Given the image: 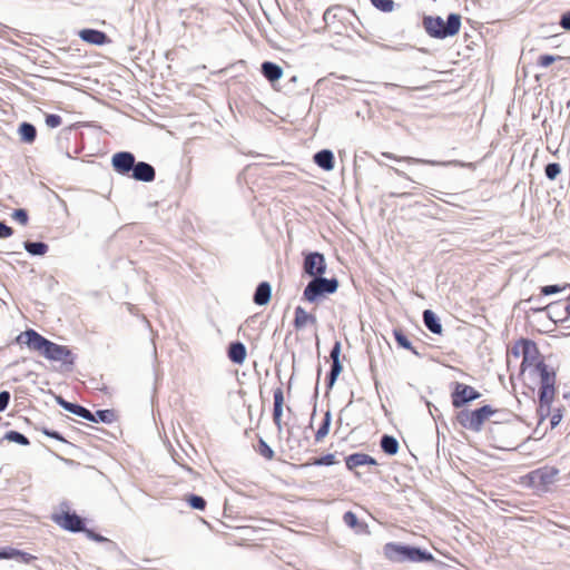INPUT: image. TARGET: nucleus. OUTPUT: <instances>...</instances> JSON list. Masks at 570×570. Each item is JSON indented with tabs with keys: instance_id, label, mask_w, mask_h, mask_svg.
Returning <instances> with one entry per match:
<instances>
[{
	"instance_id": "obj_13",
	"label": "nucleus",
	"mask_w": 570,
	"mask_h": 570,
	"mask_svg": "<svg viewBox=\"0 0 570 570\" xmlns=\"http://www.w3.org/2000/svg\"><path fill=\"white\" fill-rule=\"evenodd\" d=\"M138 181L150 183L156 177L155 168L146 161H135V166L129 175Z\"/></svg>"
},
{
	"instance_id": "obj_23",
	"label": "nucleus",
	"mask_w": 570,
	"mask_h": 570,
	"mask_svg": "<svg viewBox=\"0 0 570 570\" xmlns=\"http://www.w3.org/2000/svg\"><path fill=\"white\" fill-rule=\"evenodd\" d=\"M18 134L21 141L32 144L37 137V128L31 122L23 121L19 125Z\"/></svg>"
},
{
	"instance_id": "obj_64",
	"label": "nucleus",
	"mask_w": 570,
	"mask_h": 570,
	"mask_svg": "<svg viewBox=\"0 0 570 570\" xmlns=\"http://www.w3.org/2000/svg\"><path fill=\"white\" fill-rule=\"evenodd\" d=\"M436 164H438V163H436V161H434V160H430V161H429V165H430V166H432V165H436Z\"/></svg>"
},
{
	"instance_id": "obj_59",
	"label": "nucleus",
	"mask_w": 570,
	"mask_h": 570,
	"mask_svg": "<svg viewBox=\"0 0 570 570\" xmlns=\"http://www.w3.org/2000/svg\"><path fill=\"white\" fill-rule=\"evenodd\" d=\"M428 23H429V20H428V14L423 13L422 14V27L423 29L428 32Z\"/></svg>"
},
{
	"instance_id": "obj_32",
	"label": "nucleus",
	"mask_w": 570,
	"mask_h": 570,
	"mask_svg": "<svg viewBox=\"0 0 570 570\" xmlns=\"http://www.w3.org/2000/svg\"><path fill=\"white\" fill-rule=\"evenodd\" d=\"M562 59H563V57H561V56L544 53V55L539 56V58L537 60V65L541 68H548L553 62H556L558 60H562Z\"/></svg>"
},
{
	"instance_id": "obj_19",
	"label": "nucleus",
	"mask_w": 570,
	"mask_h": 570,
	"mask_svg": "<svg viewBox=\"0 0 570 570\" xmlns=\"http://www.w3.org/2000/svg\"><path fill=\"white\" fill-rule=\"evenodd\" d=\"M246 347L239 342H232L227 348V356L234 364L242 365L246 360Z\"/></svg>"
},
{
	"instance_id": "obj_26",
	"label": "nucleus",
	"mask_w": 570,
	"mask_h": 570,
	"mask_svg": "<svg viewBox=\"0 0 570 570\" xmlns=\"http://www.w3.org/2000/svg\"><path fill=\"white\" fill-rule=\"evenodd\" d=\"M115 412L112 410H98L95 413L91 412V419H86L90 422H101L106 424H110L115 421Z\"/></svg>"
},
{
	"instance_id": "obj_22",
	"label": "nucleus",
	"mask_w": 570,
	"mask_h": 570,
	"mask_svg": "<svg viewBox=\"0 0 570 570\" xmlns=\"http://www.w3.org/2000/svg\"><path fill=\"white\" fill-rule=\"evenodd\" d=\"M316 317L307 313L302 306L295 308L294 326L296 330L304 328L307 323L316 324Z\"/></svg>"
},
{
	"instance_id": "obj_25",
	"label": "nucleus",
	"mask_w": 570,
	"mask_h": 570,
	"mask_svg": "<svg viewBox=\"0 0 570 570\" xmlns=\"http://www.w3.org/2000/svg\"><path fill=\"white\" fill-rule=\"evenodd\" d=\"M23 248L31 256H43L48 252L49 246L43 242L26 240L23 243Z\"/></svg>"
},
{
	"instance_id": "obj_56",
	"label": "nucleus",
	"mask_w": 570,
	"mask_h": 570,
	"mask_svg": "<svg viewBox=\"0 0 570 570\" xmlns=\"http://www.w3.org/2000/svg\"><path fill=\"white\" fill-rule=\"evenodd\" d=\"M337 377H338V375H336V374H334L332 372L327 373V375H326V386H327L328 390H331L334 386Z\"/></svg>"
},
{
	"instance_id": "obj_45",
	"label": "nucleus",
	"mask_w": 570,
	"mask_h": 570,
	"mask_svg": "<svg viewBox=\"0 0 570 570\" xmlns=\"http://www.w3.org/2000/svg\"><path fill=\"white\" fill-rule=\"evenodd\" d=\"M559 26L566 31H570V10L564 11L560 16Z\"/></svg>"
},
{
	"instance_id": "obj_52",
	"label": "nucleus",
	"mask_w": 570,
	"mask_h": 570,
	"mask_svg": "<svg viewBox=\"0 0 570 570\" xmlns=\"http://www.w3.org/2000/svg\"><path fill=\"white\" fill-rule=\"evenodd\" d=\"M42 433L51 439H56L58 441H61V442H66V440L63 439V436L58 432V431H55V430H49V429H43Z\"/></svg>"
},
{
	"instance_id": "obj_60",
	"label": "nucleus",
	"mask_w": 570,
	"mask_h": 570,
	"mask_svg": "<svg viewBox=\"0 0 570 570\" xmlns=\"http://www.w3.org/2000/svg\"><path fill=\"white\" fill-rule=\"evenodd\" d=\"M428 318H429V315H428V309H424L422 312V321L424 323V325L428 327Z\"/></svg>"
},
{
	"instance_id": "obj_50",
	"label": "nucleus",
	"mask_w": 570,
	"mask_h": 570,
	"mask_svg": "<svg viewBox=\"0 0 570 570\" xmlns=\"http://www.w3.org/2000/svg\"><path fill=\"white\" fill-rule=\"evenodd\" d=\"M341 351H342L341 342L336 341L330 352L331 360L332 361L340 360Z\"/></svg>"
},
{
	"instance_id": "obj_61",
	"label": "nucleus",
	"mask_w": 570,
	"mask_h": 570,
	"mask_svg": "<svg viewBox=\"0 0 570 570\" xmlns=\"http://www.w3.org/2000/svg\"><path fill=\"white\" fill-rule=\"evenodd\" d=\"M429 559H430V563H434V564H439L440 563L438 560L434 559L432 553H430Z\"/></svg>"
},
{
	"instance_id": "obj_9",
	"label": "nucleus",
	"mask_w": 570,
	"mask_h": 570,
	"mask_svg": "<svg viewBox=\"0 0 570 570\" xmlns=\"http://www.w3.org/2000/svg\"><path fill=\"white\" fill-rule=\"evenodd\" d=\"M481 397V393L473 386L461 382L452 383L451 403L454 409H463L470 402Z\"/></svg>"
},
{
	"instance_id": "obj_51",
	"label": "nucleus",
	"mask_w": 570,
	"mask_h": 570,
	"mask_svg": "<svg viewBox=\"0 0 570 570\" xmlns=\"http://www.w3.org/2000/svg\"><path fill=\"white\" fill-rule=\"evenodd\" d=\"M33 559H35V557H33L32 554L27 553V552H23V551H20V550H18V554H17V557L14 558V560L20 561V562H23V563H29V562H31Z\"/></svg>"
},
{
	"instance_id": "obj_38",
	"label": "nucleus",
	"mask_w": 570,
	"mask_h": 570,
	"mask_svg": "<svg viewBox=\"0 0 570 570\" xmlns=\"http://www.w3.org/2000/svg\"><path fill=\"white\" fill-rule=\"evenodd\" d=\"M562 407H557V409H553L551 410V414H550V428L551 429H554L559 425V423L561 422L562 417H563V413H562Z\"/></svg>"
},
{
	"instance_id": "obj_10",
	"label": "nucleus",
	"mask_w": 570,
	"mask_h": 570,
	"mask_svg": "<svg viewBox=\"0 0 570 570\" xmlns=\"http://www.w3.org/2000/svg\"><path fill=\"white\" fill-rule=\"evenodd\" d=\"M303 255V271L306 275L313 278L325 274L327 265L324 254L320 252H307Z\"/></svg>"
},
{
	"instance_id": "obj_39",
	"label": "nucleus",
	"mask_w": 570,
	"mask_h": 570,
	"mask_svg": "<svg viewBox=\"0 0 570 570\" xmlns=\"http://www.w3.org/2000/svg\"><path fill=\"white\" fill-rule=\"evenodd\" d=\"M11 217L21 225H27L29 220L28 212L23 208L14 209Z\"/></svg>"
},
{
	"instance_id": "obj_14",
	"label": "nucleus",
	"mask_w": 570,
	"mask_h": 570,
	"mask_svg": "<svg viewBox=\"0 0 570 570\" xmlns=\"http://www.w3.org/2000/svg\"><path fill=\"white\" fill-rule=\"evenodd\" d=\"M78 36L82 41L95 46H102L110 41L104 31L91 28L80 30Z\"/></svg>"
},
{
	"instance_id": "obj_57",
	"label": "nucleus",
	"mask_w": 570,
	"mask_h": 570,
	"mask_svg": "<svg viewBox=\"0 0 570 570\" xmlns=\"http://www.w3.org/2000/svg\"><path fill=\"white\" fill-rule=\"evenodd\" d=\"M439 76H441V72L435 71V70H434V71H430V85H431L432 82H439V81H441V80L439 79Z\"/></svg>"
},
{
	"instance_id": "obj_24",
	"label": "nucleus",
	"mask_w": 570,
	"mask_h": 570,
	"mask_svg": "<svg viewBox=\"0 0 570 570\" xmlns=\"http://www.w3.org/2000/svg\"><path fill=\"white\" fill-rule=\"evenodd\" d=\"M380 445L382 451L387 455H395L399 452V441L389 434H384L381 438Z\"/></svg>"
},
{
	"instance_id": "obj_6",
	"label": "nucleus",
	"mask_w": 570,
	"mask_h": 570,
	"mask_svg": "<svg viewBox=\"0 0 570 570\" xmlns=\"http://www.w3.org/2000/svg\"><path fill=\"white\" fill-rule=\"evenodd\" d=\"M461 28V16L459 13H450L446 20L442 17L430 16V37L436 39H445L459 33Z\"/></svg>"
},
{
	"instance_id": "obj_5",
	"label": "nucleus",
	"mask_w": 570,
	"mask_h": 570,
	"mask_svg": "<svg viewBox=\"0 0 570 570\" xmlns=\"http://www.w3.org/2000/svg\"><path fill=\"white\" fill-rule=\"evenodd\" d=\"M523 351L521 371L524 372L531 368V372L539 376V385L542 384V372L539 370V365H544L549 372L557 374L556 370L549 366L543 358H540V351L535 342L529 338H522Z\"/></svg>"
},
{
	"instance_id": "obj_41",
	"label": "nucleus",
	"mask_w": 570,
	"mask_h": 570,
	"mask_svg": "<svg viewBox=\"0 0 570 570\" xmlns=\"http://www.w3.org/2000/svg\"><path fill=\"white\" fill-rule=\"evenodd\" d=\"M18 554V549L11 547L0 548V560H14Z\"/></svg>"
},
{
	"instance_id": "obj_29",
	"label": "nucleus",
	"mask_w": 570,
	"mask_h": 570,
	"mask_svg": "<svg viewBox=\"0 0 570 570\" xmlns=\"http://www.w3.org/2000/svg\"><path fill=\"white\" fill-rule=\"evenodd\" d=\"M186 501L191 509L203 511L206 508V500L198 494H188Z\"/></svg>"
},
{
	"instance_id": "obj_21",
	"label": "nucleus",
	"mask_w": 570,
	"mask_h": 570,
	"mask_svg": "<svg viewBox=\"0 0 570 570\" xmlns=\"http://www.w3.org/2000/svg\"><path fill=\"white\" fill-rule=\"evenodd\" d=\"M263 76L271 82H274L282 78L283 69L275 62L264 61L261 66Z\"/></svg>"
},
{
	"instance_id": "obj_36",
	"label": "nucleus",
	"mask_w": 570,
	"mask_h": 570,
	"mask_svg": "<svg viewBox=\"0 0 570 570\" xmlns=\"http://www.w3.org/2000/svg\"><path fill=\"white\" fill-rule=\"evenodd\" d=\"M569 285L566 284L563 286L561 285H558V284H553V285H544L540 288V293L541 295L543 296H549V295H553V294H558V293H561L563 289H566Z\"/></svg>"
},
{
	"instance_id": "obj_17",
	"label": "nucleus",
	"mask_w": 570,
	"mask_h": 570,
	"mask_svg": "<svg viewBox=\"0 0 570 570\" xmlns=\"http://www.w3.org/2000/svg\"><path fill=\"white\" fill-rule=\"evenodd\" d=\"M272 297V285L268 282H261L254 292L253 302L258 306H265Z\"/></svg>"
},
{
	"instance_id": "obj_49",
	"label": "nucleus",
	"mask_w": 570,
	"mask_h": 570,
	"mask_svg": "<svg viewBox=\"0 0 570 570\" xmlns=\"http://www.w3.org/2000/svg\"><path fill=\"white\" fill-rule=\"evenodd\" d=\"M13 235V229L4 222L0 220V238H9Z\"/></svg>"
},
{
	"instance_id": "obj_8",
	"label": "nucleus",
	"mask_w": 570,
	"mask_h": 570,
	"mask_svg": "<svg viewBox=\"0 0 570 570\" xmlns=\"http://www.w3.org/2000/svg\"><path fill=\"white\" fill-rule=\"evenodd\" d=\"M559 472V469L546 465L529 472L524 479L530 488L546 492L556 482Z\"/></svg>"
},
{
	"instance_id": "obj_53",
	"label": "nucleus",
	"mask_w": 570,
	"mask_h": 570,
	"mask_svg": "<svg viewBox=\"0 0 570 570\" xmlns=\"http://www.w3.org/2000/svg\"><path fill=\"white\" fill-rule=\"evenodd\" d=\"M343 371V365L340 360L332 361L331 370L330 372L340 375Z\"/></svg>"
},
{
	"instance_id": "obj_11",
	"label": "nucleus",
	"mask_w": 570,
	"mask_h": 570,
	"mask_svg": "<svg viewBox=\"0 0 570 570\" xmlns=\"http://www.w3.org/2000/svg\"><path fill=\"white\" fill-rule=\"evenodd\" d=\"M135 155L130 151H118L111 157L114 170L121 176L129 177L132 167L135 166Z\"/></svg>"
},
{
	"instance_id": "obj_62",
	"label": "nucleus",
	"mask_w": 570,
	"mask_h": 570,
	"mask_svg": "<svg viewBox=\"0 0 570 570\" xmlns=\"http://www.w3.org/2000/svg\"><path fill=\"white\" fill-rule=\"evenodd\" d=\"M433 206H435V207H436L438 205H436L435 203H433V202H430V205H429L430 212L432 210V207H433Z\"/></svg>"
},
{
	"instance_id": "obj_54",
	"label": "nucleus",
	"mask_w": 570,
	"mask_h": 570,
	"mask_svg": "<svg viewBox=\"0 0 570 570\" xmlns=\"http://www.w3.org/2000/svg\"><path fill=\"white\" fill-rule=\"evenodd\" d=\"M521 351H523L522 338H520L519 341L515 342V344L511 348V353L515 357H519L520 355H522Z\"/></svg>"
},
{
	"instance_id": "obj_34",
	"label": "nucleus",
	"mask_w": 570,
	"mask_h": 570,
	"mask_svg": "<svg viewBox=\"0 0 570 570\" xmlns=\"http://www.w3.org/2000/svg\"><path fill=\"white\" fill-rule=\"evenodd\" d=\"M393 334L399 346L405 350H412L411 341L401 330H394Z\"/></svg>"
},
{
	"instance_id": "obj_48",
	"label": "nucleus",
	"mask_w": 570,
	"mask_h": 570,
	"mask_svg": "<svg viewBox=\"0 0 570 570\" xmlns=\"http://www.w3.org/2000/svg\"><path fill=\"white\" fill-rule=\"evenodd\" d=\"M82 532H85V533H86V535H87L89 539H91V540H94V541H96V542H108V541H109L107 538H105L104 535H101V534H99V533H96V532H95L94 530H91V529H87V528H86V530H83Z\"/></svg>"
},
{
	"instance_id": "obj_15",
	"label": "nucleus",
	"mask_w": 570,
	"mask_h": 570,
	"mask_svg": "<svg viewBox=\"0 0 570 570\" xmlns=\"http://www.w3.org/2000/svg\"><path fill=\"white\" fill-rule=\"evenodd\" d=\"M351 13V11L343 6H333L331 8H327L323 14V19L325 24L331 28L334 27L336 21H342L344 19H347V16Z\"/></svg>"
},
{
	"instance_id": "obj_4",
	"label": "nucleus",
	"mask_w": 570,
	"mask_h": 570,
	"mask_svg": "<svg viewBox=\"0 0 570 570\" xmlns=\"http://www.w3.org/2000/svg\"><path fill=\"white\" fill-rule=\"evenodd\" d=\"M498 411L485 404L474 410L462 409L456 413V422L472 432H480L484 422Z\"/></svg>"
},
{
	"instance_id": "obj_30",
	"label": "nucleus",
	"mask_w": 570,
	"mask_h": 570,
	"mask_svg": "<svg viewBox=\"0 0 570 570\" xmlns=\"http://www.w3.org/2000/svg\"><path fill=\"white\" fill-rule=\"evenodd\" d=\"M561 174V166L559 163H548L544 166V175L549 180H556Z\"/></svg>"
},
{
	"instance_id": "obj_20",
	"label": "nucleus",
	"mask_w": 570,
	"mask_h": 570,
	"mask_svg": "<svg viewBox=\"0 0 570 570\" xmlns=\"http://www.w3.org/2000/svg\"><path fill=\"white\" fill-rule=\"evenodd\" d=\"M313 160L320 168L326 171L332 170L335 165L334 154L330 149H322L315 153Z\"/></svg>"
},
{
	"instance_id": "obj_1",
	"label": "nucleus",
	"mask_w": 570,
	"mask_h": 570,
	"mask_svg": "<svg viewBox=\"0 0 570 570\" xmlns=\"http://www.w3.org/2000/svg\"><path fill=\"white\" fill-rule=\"evenodd\" d=\"M16 341L19 344H26L30 350L38 351L49 361L62 362L67 365L75 364L76 356L68 346L59 345L46 338L33 328L20 333Z\"/></svg>"
},
{
	"instance_id": "obj_44",
	"label": "nucleus",
	"mask_w": 570,
	"mask_h": 570,
	"mask_svg": "<svg viewBox=\"0 0 570 570\" xmlns=\"http://www.w3.org/2000/svg\"><path fill=\"white\" fill-rule=\"evenodd\" d=\"M282 415H283V407L274 406L273 409V421L275 425L277 426L278 431H282Z\"/></svg>"
},
{
	"instance_id": "obj_42",
	"label": "nucleus",
	"mask_w": 570,
	"mask_h": 570,
	"mask_svg": "<svg viewBox=\"0 0 570 570\" xmlns=\"http://www.w3.org/2000/svg\"><path fill=\"white\" fill-rule=\"evenodd\" d=\"M45 122H46L47 127H49V128H57L61 125L62 119L59 115L48 114V115H46Z\"/></svg>"
},
{
	"instance_id": "obj_47",
	"label": "nucleus",
	"mask_w": 570,
	"mask_h": 570,
	"mask_svg": "<svg viewBox=\"0 0 570 570\" xmlns=\"http://www.w3.org/2000/svg\"><path fill=\"white\" fill-rule=\"evenodd\" d=\"M10 392L9 391H1L0 392V412H3L7 410L9 402H10Z\"/></svg>"
},
{
	"instance_id": "obj_35",
	"label": "nucleus",
	"mask_w": 570,
	"mask_h": 570,
	"mask_svg": "<svg viewBox=\"0 0 570 570\" xmlns=\"http://www.w3.org/2000/svg\"><path fill=\"white\" fill-rule=\"evenodd\" d=\"M372 6L382 12H391L394 9L393 0H370Z\"/></svg>"
},
{
	"instance_id": "obj_28",
	"label": "nucleus",
	"mask_w": 570,
	"mask_h": 570,
	"mask_svg": "<svg viewBox=\"0 0 570 570\" xmlns=\"http://www.w3.org/2000/svg\"><path fill=\"white\" fill-rule=\"evenodd\" d=\"M4 440H7L9 442L18 443L20 445H29L30 444L29 439L24 434H22L19 431H14V430H10V431L6 432Z\"/></svg>"
},
{
	"instance_id": "obj_43",
	"label": "nucleus",
	"mask_w": 570,
	"mask_h": 570,
	"mask_svg": "<svg viewBox=\"0 0 570 570\" xmlns=\"http://www.w3.org/2000/svg\"><path fill=\"white\" fill-rule=\"evenodd\" d=\"M343 521L350 528H355L358 523L356 514L352 511H347L343 514Z\"/></svg>"
},
{
	"instance_id": "obj_12",
	"label": "nucleus",
	"mask_w": 570,
	"mask_h": 570,
	"mask_svg": "<svg viewBox=\"0 0 570 570\" xmlns=\"http://www.w3.org/2000/svg\"><path fill=\"white\" fill-rule=\"evenodd\" d=\"M53 520L61 528L73 533L82 532L86 530L85 520L76 512H63L62 514L55 515Z\"/></svg>"
},
{
	"instance_id": "obj_3",
	"label": "nucleus",
	"mask_w": 570,
	"mask_h": 570,
	"mask_svg": "<svg viewBox=\"0 0 570 570\" xmlns=\"http://www.w3.org/2000/svg\"><path fill=\"white\" fill-rule=\"evenodd\" d=\"M384 556L392 562H424L428 551L417 547L389 542L383 548Z\"/></svg>"
},
{
	"instance_id": "obj_37",
	"label": "nucleus",
	"mask_w": 570,
	"mask_h": 570,
	"mask_svg": "<svg viewBox=\"0 0 570 570\" xmlns=\"http://www.w3.org/2000/svg\"><path fill=\"white\" fill-rule=\"evenodd\" d=\"M258 452L262 456H264L267 460H272L274 458L273 449L263 439H259Z\"/></svg>"
},
{
	"instance_id": "obj_33",
	"label": "nucleus",
	"mask_w": 570,
	"mask_h": 570,
	"mask_svg": "<svg viewBox=\"0 0 570 570\" xmlns=\"http://www.w3.org/2000/svg\"><path fill=\"white\" fill-rule=\"evenodd\" d=\"M442 330L440 317L430 309V333L441 335Z\"/></svg>"
},
{
	"instance_id": "obj_7",
	"label": "nucleus",
	"mask_w": 570,
	"mask_h": 570,
	"mask_svg": "<svg viewBox=\"0 0 570 570\" xmlns=\"http://www.w3.org/2000/svg\"><path fill=\"white\" fill-rule=\"evenodd\" d=\"M338 288V281L335 277L326 278L323 276L313 277L306 285L303 296L314 303L326 294H334Z\"/></svg>"
},
{
	"instance_id": "obj_16",
	"label": "nucleus",
	"mask_w": 570,
	"mask_h": 570,
	"mask_svg": "<svg viewBox=\"0 0 570 570\" xmlns=\"http://www.w3.org/2000/svg\"><path fill=\"white\" fill-rule=\"evenodd\" d=\"M56 401L59 406H61L65 411L70 412L79 417L82 419H91V411L87 407L78 404L72 403L67 400H65L61 395L56 396Z\"/></svg>"
},
{
	"instance_id": "obj_18",
	"label": "nucleus",
	"mask_w": 570,
	"mask_h": 570,
	"mask_svg": "<svg viewBox=\"0 0 570 570\" xmlns=\"http://www.w3.org/2000/svg\"><path fill=\"white\" fill-rule=\"evenodd\" d=\"M345 464L348 470H354L357 466L362 465H376V460L365 453H353L346 456Z\"/></svg>"
},
{
	"instance_id": "obj_2",
	"label": "nucleus",
	"mask_w": 570,
	"mask_h": 570,
	"mask_svg": "<svg viewBox=\"0 0 570 570\" xmlns=\"http://www.w3.org/2000/svg\"><path fill=\"white\" fill-rule=\"evenodd\" d=\"M539 366V370L542 372V384L539 385L538 390L539 405L537 414L539 416V422H542L551 414V405L557 392V374L549 372L544 365Z\"/></svg>"
},
{
	"instance_id": "obj_58",
	"label": "nucleus",
	"mask_w": 570,
	"mask_h": 570,
	"mask_svg": "<svg viewBox=\"0 0 570 570\" xmlns=\"http://www.w3.org/2000/svg\"><path fill=\"white\" fill-rule=\"evenodd\" d=\"M443 165L445 166H461V167H465V166H471V164H464L462 161H459V160H451V161H446V163H443Z\"/></svg>"
},
{
	"instance_id": "obj_46",
	"label": "nucleus",
	"mask_w": 570,
	"mask_h": 570,
	"mask_svg": "<svg viewBox=\"0 0 570 570\" xmlns=\"http://www.w3.org/2000/svg\"><path fill=\"white\" fill-rule=\"evenodd\" d=\"M274 406L283 407L284 405V393L282 387L274 390Z\"/></svg>"
},
{
	"instance_id": "obj_31",
	"label": "nucleus",
	"mask_w": 570,
	"mask_h": 570,
	"mask_svg": "<svg viewBox=\"0 0 570 570\" xmlns=\"http://www.w3.org/2000/svg\"><path fill=\"white\" fill-rule=\"evenodd\" d=\"M560 308H561V301H556V302L548 304L546 307L535 305V307H531V311L533 313H540V312L547 309L550 314H556L558 316H561V313L559 312Z\"/></svg>"
},
{
	"instance_id": "obj_40",
	"label": "nucleus",
	"mask_w": 570,
	"mask_h": 570,
	"mask_svg": "<svg viewBox=\"0 0 570 570\" xmlns=\"http://www.w3.org/2000/svg\"><path fill=\"white\" fill-rule=\"evenodd\" d=\"M335 455L332 454V453H328V454H325L321 458H316L314 459L313 461V464L314 465H326V466H330V465H333L335 464Z\"/></svg>"
},
{
	"instance_id": "obj_63",
	"label": "nucleus",
	"mask_w": 570,
	"mask_h": 570,
	"mask_svg": "<svg viewBox=\"0 0 570 570\" xmlns=\"http://www.w3.org/2000/svg\"><path fill=\"white\" fill-rule=\"evenodd\" d=\"M528 301H529V302H531V301H538V302H539V301H540V297H530Z\"/></svg>"
},
{
	"instance_id": "obj_55",
	"label": "nucleus",
	"mask_w": 570,
	"mask_h": 570,
	"mask_svg": "<svg viewBox=\"0 0 570 570\" xmlns=\"http://www.w3.org/2000/svg\"><path fill=\"white\" fill-rule=\"evenodd\" d=\"M561 307L564 312V315L561 317V320L570 317V295L564 299V302H561Z\"/></svg>"
},
{
	"instance_id": "obj_27",
	"label": "nucleus",
	"mask_w": 570,
	"mask_h": 570,
	"mask_svg": "<svg viewBox=\"0 0 570 570\" xmlns=\"http://www.w3.org/2000/svg\"><path fill=\"white\" fill-rule=\"evenodd\" d=\"M332 422V414L331 411H326L322 421V424L320 425L318 430L315 433V441L320 442L322 441L330 432Z\"/></svg>"
}]
</instances>
